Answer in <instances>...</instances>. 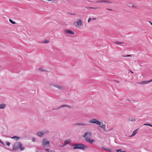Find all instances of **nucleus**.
<instances>
[{
	"label": "nucleus",
	"instance_id": "30",
	"mask_svg": "<svg viewBox=\"0 0 152 152\" xmlns=\"http://www.w3.org/2000/svg\"><path fill=\"white\" fill-rule=\"evenodd\" d=\"M45 150L46 151H48V152H51L52 151H51L50 150H49L48 149H45Z\"/></svg>",
	"mask_w": 152,
	"mask_h": 152
},
{
	"label": "nucleus",
	"instance_id": "47",
	"mask_svg": "<svg viewBox=\"0 0 152 152\" xmlns=\"http://www.w3.org/2000/svg\"><path fill=\"white\" fill-rule=\"evenodd\" d=\"M132 7H134V6H133H133H132Z\"/></svg>",
	"mask_w": 152,
	"mask_h": 152
},
{
	"label": "nucleus",
	"instance_id": "31",
	"mask_svg": "<svg viewBox=\"0 0 152 152\" xmlns=\"http://www.w3.org/2000/svg\"><path fill=\"white\" fill-rule=\"evenodd\" d=\"M123 56V57H131L132 56L131 55H126V56Z\"/></svg>",
	"mask_w": 152,
	"mask_h": 152
},
{
	"label": "nucleus",
	"instance_id": "13",
	"mask_svg": "<svg viewBox=\"0 0 152 152\" xmlns=\"http://www.w3.org/2000/svg\"><path fill=\"white\" fill-rule=\"evenodd\" d=\"M6 106V104H0V109H4Z\"/></svg>",
	"mask_w": 152,
	"mask_h": 152
},
{
	"label": "nucleus",
	"instance_id": "10",
	"mask_svg": "<svg viewBox=\"0 0 152 152\" xmlns=\"http://www.w3.org/2000/svg\"><path fill=\"white\" fill-rule=\"evenodd\" d=\"M44 133H43V132H42L39 131L37 133V135L40 137H42Z\"/></svg>",
	"mask_w": 152,
	"mask_h": 152
},
{
	"label": "nucleus",
	"instance_id": "44",
	"mask_svg": "<svg viewBox=\"0 0 152 152\" xmlns=\"http://www.w3.org/2000/svg\"><path fill=\"white\" fill-rule=\"evenodd\" d=\"M149 22L151 24L152 26V23L150 21H149Z\"/></svg>",
	"mask_w": 152,
	"mask_h": 152
},
{
	"label": "nucleus",
	"instance_id": "4",
	"mask_svg": "<svg viewBox=\"0 0 152 152\" xmlns=\"http://www.w3.org/2000/svg\"><path fill=\"white\" fill-rule=\"evenodd\" d=\"M22 146V144L20 142H16L13 145V150H18L20 148V146Z\"/></svg>",
	"mask_w": 152,
	"mask_h": 152
},
{
	"label": "nucleus",
	"instance_id": "5",
	"mask_svg": "<svg viewBox=\"0 0 152 152\" xmlns=\"http://www.w3.org/2000/svg\"><path fill=\"white\" fill-rule=\"evenodd\" d=\"M89 122L92 124H95L98 125H100L101 124L100 121L95 119H92L90 120Z\"/></svg>",
	"mask_w": 152,
	"mask_h": 152
},
{
	"label": "nucleus",
	"instance_id": "9",
	"mask_svg": "<svg viewBox=\"0 0 152 152\" xmlns=\"http://www.w3.org/2000/svg\"><path fill=\"white\" fill-rule=\"evenodd\" d=\"M88 125L87 124L82 123H78L75 124L74 125H77L78 126H86Z\"/></svg>",
	"mask_w": 152,
	"mask_h": 152
},
{
	"label": "nucleus",
	"instance_id": "35",
	"mask_svg": "<svg viewBox=\"0 0 152 152\" xmlns=\"http://www.w3.org/2000/svg\"><path fill=\"white\" fill-rule=\"evenodd\" d=\"M91 18H89L88 19V22H89L91 20Z\"/></svg>",
	"mask_w": 152,
	"mask_h": 152
},
{
	"label": "nucleus",
	"instance_id": "28",
	"mask_svg": "<svg viewBox=\"0 0 152 152\" xmlns=\"http://www.w3.org/2000/svg\"><path fill=\"white\" fill-rule=\"evenodd\" d=\"M49 42V41H48V40H45L44 42H43L44 43H48V42Z\"/></svg>",
	"mask_w": 152,
	"mask_h": 152
},
{
	"label": "nucleus",
	"instance_id": "26",
	"mask_svg": "<svg viewBox=\"0 0 152 152\" xmlns=\"http://www.w3.org/2000/svg\"><path fill=\"white\" fill-rule=\"evenodd\" d=\"M6 145L8 146H9L10 145V143L8 142L7 141L6 142Z\"/></svg>",
	"mask_w": 152,
	"mask_h": 152
},
{
	"label": "nucleus",
	"instance_id": "42",
	"mask_svg": "<svg viewBox=\"0 0 152 152\" xmlns=\"http://www.w3.org/2000/svg\"><path fill=\"white\" fill-rule=\"evenodd\" d=\"M121 152H126L125 151H121Z\"/></svg>",
	"mask_w": 152,
	"mask_h": 152
},
{
	"label": "nucleus",
	"instance_id": "7",
	"mask_svg": "<svg viewBox=\"0 0 152 152\" xmlns=\"http://www.w3.org/2000/svg\"><path fill=\"white\" fill-rule=\"evenodd\" d=\"M94 3H100V2H102V3H106L109 4H111L112 3V2L109 0H101V1H94L93 2Z\"/></svg>",
	"mask_w": 152,
	"mask_h": 152
},
{
	"label": "nucleus",
	"instance_id": "48",
	"mask_svg": "<svg viewBox=\"0 0 152 152\" xmlns=\"http://www.w3.org/2000/svg\"><path fill=\"white\" fill-rule=\"evenodd\" d=\"M132 7H134V6H133H133H132Z\"/></svg>",
	"mask_w": 152,
	"mask_h": 152
},
{
	"label": "nucleus",
	"instance_id": "14",
	"mask_svg": "<svg viewBox=\"0 0 152 152\" xmlns=\"http://www.w3.org/2000/svg\"><path fill=\"white\" fill-rule=\"evenodd\" d=\"M138 130V129L134 130L132 133L130 137H132L135 135L137 133V131Z\"/></svg>",
	"mask_w": 152,
	"mask_h": 152
},
{
	"label": "nucleus",
	"instance_id": "40",
	"mask_svg": "<svg viewBox=\"0 0 152 152\" xmlns=\"http://www.w3.org/2000/svg\"><path fill=\"white\" fill-rule=\"evenodd\" d=\"M90 8H91V9H97V8L91 7Z\"/></svg>",
	"mask_w": 152,
	"mask_h": 152
},
{
	"label": "nucleus",
	"instance_id": "15",
	"mask_svg": "<svg viewBox=\"0 0 152 152\" xmlns=\"http://www.w3.org/2000/svg\"><path fill=\"white\" fill-rule=\"evenodd\" d=\"M152 81V79H151L150 80L147 81H142V83L143 84H147L148 83H149L151 82Z\"/></svg>",
	"mask_w": 152,
	"mask_h": 152
},
{
	"label": "nucleus",
	"instance_id": "6",
	"mask_svg": "<svg viewBox=\"0 0 152 152\" xmlns=\"http://www.w3.org/2000/svg\"><path fill=\"white\" fill-rule=\"evenodd\" d=\"M101 125H99V127L102 128L104 131L107 132L110 130H107V129H106V125L105 124V122H104V124L103 122H101Z\"/></svg>",
	"mask_w": 152,
	"mask_h": 152
},
{
	"label": "nucleus",
	"instance_id": "2",
	"mask_svg": "<svg viewBox=\"0 0 152 152\" xmlns=\"http://www.w3.org/2000/svg\"><path fill=\"white\" fill-rule=\"evenodd\" d=\"M72 145L73 147V149H81L83 150H85L88 148V146L87 145L81 143L73 144Z\"/></svg>",
	"mask_w": 152,
	"mask_h": 152
},
{
	"label": "nucleus",
	"instance_id": "23",
	"mask_svg": "<svg viewBox=\"0 0 152 152\" xmlns=\"http://www.w3.org/2000/svg\"><path fill=\"white\" fill-rule=\"evenodd\" d=\"M39 69L41 72L47 71V70H44L43 68H39Z\"/></svg>",
	"mask_w": 152,
	"mask_h": 152
},
{
	"label": "nucleus",
	"instance_id": "43",
	"mask_svg": "<svg viewBox=\"0 0 152 152\" xmlns=\"http://www.w3.org/2000/svg\"><path fill=\"white\" fill-rule=\"evenodd\" d=\"M127 100H128L130 102H131V101L129 100V99H127Z\"/></svg>",
	"mask_w": 152,
	"mask_h": 152
},
{
	"label": "nucleus",
	"instance_id": "41",
	"mask_svg": "<svg viewBox=\"0 0 152 152\" xmlns=\"http://www.w3.org/2000/svg\"><path fill=\"white\" fill-rule=\"evenodd\" d=\"M92 20H96V18H92Z\"/></svg>",
	"mask_w": 152,
	"mask_h": 152
},
{
	"label": "nucleus",
	"instance_id": "37",
	"mask_svg": "<svg viewBox=\"0 0 152 152\" xmlns=\"http://www.w3.org/2000/svg\"><path fill=\"white\" fill-rule=\"evenodd\" d=\"M16 136H13L12 137H11V138L12 139H14L15 140V138Z\"/></svg>",
	"mask_w": 152,
	"mask_h": 152
},
{
	"label": "nucleus",
	"instance_id": "34",
	"mask_svg": "<svg viewBox=\"0 0 152 152\" xmlns=\"http://www.w3.org/2000/svg\"><path fill=\"white\" fill-rule=\"evenodd\" d=\"M32 141L33 142H34L36 141V138L34 137L32 138Z\"/></svg>",
	"mask_w": 152,
	"mask_h": 152
},
{
	"label": "nucleus",
	"instance_id": "39",
	"mask_svg": "<svg viewBox=\"0 0 152 152\" xmlns=\"http://www.w3.org/2000/svg\"><path fill=\"white\" fill-rule=\"evenodd\" d=\"M114 81H115V82L119 83V82L117 80H114Z\"/></svg>",
	"mask_w": 152,
	"mask_h": 152
},
{
	"label": "nucleus",
	"instance_id": "20",
	"mask_svg": "<svg viewBox=\"0 0 152 152\" xmlns=\"http://www.w3.org/2000/svg\"><path fill=\"white\" fill-rule=\"evenodd\" d=\"M143 125L145 126H149L152 127V125L149 124H143Z\"/></svg>",
	"mask_w": 152,
	"mask_h": 152
},
{
	"label": "nucleus",
	"instance_id": "24",
	"mask_svg": "<svg viewBox=\"0 0 152 152\" xmlns=\"http://www.w3.org/2000/svg\"><path fill=\"white\" fill-rule=\"evenodd\" d=\"M115 43L116 44H123V42H115Z\"/></svg>",
	"mask_w": 152,
	"mask_h": 152
},
{
	"label": "nucleus",
	"instance_id": "49",
	"mask_svg": "<svg viewBox=\"0 0 152 152\" xmlns=\"http://www.w3.org/2000/svg\"><path fill=\"white\" fill-rule=\"evenodd\" d=\"M88 1L89 2H91V1Z\"/></svg>",
	"mask_w": 152,
	"mask_h": 152
},
{
	"label": "nucleus",
	"instance_id": "1",
	"mask_svg": "<svg viewBox=\"0 0 152 152\" xmlns=\"http://www.w3.org/2000/svg\"><path fill=\"white\" fill-rule=\"evenodd\" d=\"M91 133L88 131L86 132L83 135L85 140L91 144L95 141L94 140L91 138Z\"/></svg>",
	"mask_w": 152,
	"mask_h": 152
},
{
	"label": "nucleus",
	"instance_id": "25",
	"mask_svg": "<svg viewBox=\"0 0 152 152\" xmlns=\"http://www.w3.org/2000/svg\"><path fill=\"white\" fill-rule=\"evenodd\" d=\"M56 84H56V83H50L49 84V85L50 86H53L55 87V85H56Z\"/></svg>",
	"mask_w": 152,
	"mask_h": 152
},
{
	"label": "nucleus",
	"instance_id": "3",
	"mask_svg": "<svg viewBox=\"0 0 152 152\" xmlns=\"http://www.w3.org/2000/svg\"><path fill=\"white\" fill-rule=\"evenodd\" d=\"M42 143L44 148L48 147L50 145V142L47 141L46 138H44L42 141Z\"/></svg>",
	"mask_w": 152,
	"mask_h": 152
},
{
	"label": "nucleus",
	"instance_id": "16",
	"mask_svg": "<svg viewBox=\"0 0 152 152\" xmlns=\"http://www.w3.org/2000/svg\"><path fill=\"white\" fill-rule=\"evenodd\" d=\"M77 24L78 26H80L82 25V21L80 19H78L77 21Z\"/></svg>",
	"mask_w": 152,
	"mask_h": 152
},
{
	"label": "nucleus",
	"instance_id": "8",
	"mask_svg": "<svg viewBox=\"0 0 152 152\" xmlns=\"http://www.w3.org/2000/svg\"><path fill=\"white\" fill-rule=\"evenodd\" d=\"M64 32L66 33L69 34H74V33L73 31L69 30H65Z\"/></svg>",
	"mask_w": 152,
	"mask_h": 152
},
{
	"label": "nucleus",
	"instance_id": "21",
	"mask_svg": "<svg viewBox=\"0 0 152 152\" xmlns=\"http://www.w3.org/2000/svg\"><path fill=\"white\" fill-rule=\"evenodd\" d=\"M9 21L10 23L13 24H15L16 23L15 21H13L12 20L10 19H9Z\"/></svg>",
	"mask_w": 152,
	"mask_h": 152
},
{
	"label": "nucleus",
	"instance_id": "45",
	"mask_svg": "<svg viewBox=\"0 0 152 152\" xmlns=\"http://www.w3.org/2000/svg\"><path fill=\"white\" fill-rule=\"evenodd\" d=\"M130 72H131L132 73H133V72H132V71H130Z\"/></svg>",
	"mask_w": 152,
	"mask_h": 152
},
{
	"label": "nucleus",
	"instance_id": "11",
	"mask_svg": "<svg viewBox=\"0 0 152 152\" xmlns=\"http://www.w3.org/2000/svg\"><path fill=\"white\" fill-rule=\"evenodd\" d=\"M101 148H102V149L104 151H107L111 152L112 151V150L111 149H110V148H105L104 147H102Z\"/></svg>",
	"mask_w": 152,
	"mask_h": 152
},
{
	"label": "nucleus",
	"instance_id": "18",
	"mask_svg": "<svg viewBox=\"0 0 152 152\" xmlns=\"http://www.w3.org/2000/svg\"><path fill=\"white\" fill-rule=\"evenodd\" d=\"M62 107H67V108H71V107L69 105H66V104H64V105H62Z\"/></svg>",
	"mask_w": 152,
	"mask_h": 152
},
{
	"label": "nucleus",
	"instance_id": "12",
	"mask_svg": "<svg viewBox=\"0 0 152 152\" xmlns=\"http://www.w3.org/2000/svg\"><path fill=\"white\" fill-rule=\"evenodd\" d=\"M55 87L58 88L59 89L63 90L64 89L63 87L62 86L56 84V85H55Z\"/></svg>",
	"mask_w": 152,
	"mask_h": 152
},
{
	"label": "nucleus",
	"instance_id": "32",
	"mask_svg": "<svg viewBox=\"0 0 152 152\" xmlns=\"http://www.w3.org/2000/svg\"><path fill=\"white\" fill-rule=\"evenodd\" d=\"M117 152H121V150L120 149L116 150V151Z\"/></svg>",
	"mask_w": 152,
	"mask_h": 152
},
{
	"label": "nucleus",
	"instance_id": "33",
	"mask_svg": "<svg viewBox=\"0 0 152 152\" xmlns=\"http://www.w3.org/2000/svg\"><path fill=\"white\" fill-rule=\"evenodd\" d=\"M130 120L131 121H136L135 119L133 118H131V119L130 120Z\"/></svg>",
	"mask_w": 152,
	"mask_h": 152
},
{
	"label": "nucleus",
	"instance_id": "27",
	"mask_svg": "<svg viewBox=\"0 0 152 152\" xmlns=\"http://www.w3.org/2000/svg\"><path fill=\"white\" fill-rule=\"evenodd\" d=\"M20 137L16 136L15 138V140H17L19 139H20Z\"/></svg>",
	"mask_w": 152,
	"mask_h": 152
},
{
	"label": "nucleus",
	"instance_id": "50",
	"mask_svg": "<svg viewBox=\"0 0 152 152\" xmlns=\"http://www.w3.org/2000/svg\"><path fill=\"white\" fill-rule=\"evenodd\" d=\"M37 152H38V151H37Z\"/></svg>",
	"mask_w": 152,
	"mask_h": 152
},
{
	"label": "nucleus",
	"instance_id": "46",
	"mask_svg": "<svg viewBox=\"0 0 152 152\" xmlns=\"http://www.w3.org/2000/svg\"><path fill=\"white\" fill-rule=\"evenodd\" d=\"M132 101H133V102H135V101H134V100H132Z\"/></svg>",
	"mask_w": 152,
	"mask_h": 152
},
{
	"label": "nucleus",
	"instance_id": "19",
	"mask_svg": "<svg viewBox=\"0 0 152 152\" xmlns=\"http://www.w3.org/2000/svg\"><path fill=\"white\" fill-rule=\"evenodd\" d=\"M62 105H61L57 108H53L52 109V110H58L60 108H62Z\"/></svg>",
	"mask_w": 152,
	"mask_h": 152
},
{
	"label": "nucleus",
	"instance_id": "38",
	"mask_svg": "<svg viewBox=\"0 0 152 152\" xmlns=\"http://www.w3.org/2000/svg\"><path fill=\"white\" fill-rule=\"evenodd\" d=\"M106 10H108L110 11H111L112 10V9H109V8H107V9H106Z\"/></svg>",
	"mask_w": 152,
	"mask_h": 152
},
{
	"label": "nucleus",
	"instance_id": "36",
	"mask_svg": "<svg viewBox=\"0 0 152 152\" xmlns=\"http://www.w3.org/2000/svg\"><path fill=\"white\" fill-rule=\"evenodd\" d=\"M0 143L2 144L3 145H5L4 143L1 141V140L0 139Z\"/></svg>",
	"mask_w": 152,
	"mask_h": 152
},
{
	"label": "nucleus",
	"instance_id": "22",
	"mask_svg": "<svg viewBox=\"0 0 152 152\" xmlns=\"http://www.w3.org/2000/svg\"><path fill=\"white\" fill-rule=\"evenodd\" d=\"M49 132V131L48 130H46L43 132V133L44 134H47Z\"/></svg>",
	"mask_w": 152,
	"mask_h": 152
},
{
	"label": "nucleus",
	"instance_id": "17",
	"mask_svg": "<svg viewBox=\"0 0 152 152\" xmlns=\"http://www.w3.org/2000/svg\"><path fill=\"white\" fill-rule=\"evenodd\" d=\"M71 142V140H65L64 141V142L65 143L64 144V145H63V146H64L65 145H66L67 144H69V142Z\"/></svg>",
	"mask_w": 152,
	"mask_h": 152
},
{
	"label": "nucleus",
	"instance_id": "29",
	"mask_svg": "<svg viewBox=\"0 0 152 152\" xmlns=\"http://www.w3.org/2000/svg\"><path fill=\"white\" fill-rule=\"evenodd\" d=\"M20 150L21 151L23 150L24 149V147H22V146H20Z\"/></svg>",
	"mask_w": 152,
	"mask_h": 152
}]
</instances>
